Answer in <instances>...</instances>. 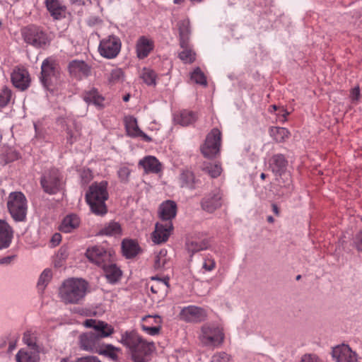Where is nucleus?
Returning a JSON list of instances; mask_svg holds the SVG:
<instances>
[{
    "label": "nucleus",
    "mask_w": 362,
    "mask_h": 362,
    "mask_svg": "<svg viewBox=\"0 0 362 362\" xmlns=\"http://www.w3.org/2000/svg\"><path fill=\"white\" fill-rule=\"evenodd\" d=\"M83 98L88 104H93L100 108L103 107L104 98L99 94L95 88H91L90 90L84 92Z\"/></svg>",
    "instance_id": "2f4dec72"
},
{
    "label": "nucleus",
    "mask_w": 362,
    "mask_h": 362,
    "mask_svg": "<svg viewBox=\"0 0 362 362\" xmlns=\"http://www.w3.org/2000/svg\"><path fill=\"white\" fill-rule=\"evenodd\" d=\"M16 362H40V351L22 348L15 356Z\"/></svg>",
    "instance_id": "bb28decb"
},
{
    "label": "nucleus",
    "mask_w": 362,
    "mask_h": 362,
    "mask_svg": "<svg viewBox=\"0 0 362 362\" xmlns=\"http://www.w3.org/2000/svg\"><path fill=\"white\" fill-rule=\"evenodd\" d=\"M131 170L126 165H122L117 170V176L122 182L127 183L131 174Z\"/></svg>",
    "instance_id": "de8ad7c7"
},
{
    "label": "nucleus",
    "mask_w": 362,
    "mask_h": 362,
    "mask_svg": "<svg viewBox=\"0 0 362 362\" xmlns=\"http://www.w3.org/2000/svg\"><path fill=\"white\" fill-rule=\"evenodd\" d=\"M120 351L119 349L115 347L114 346L109 344L107 345L105 349L101 352L106 356L109 357L113 361H117L118 358L117 353Z\"/></svg>",
    "instance_id": "8fccbe9b"
},
{
    "label": "nucleus",
    "mask_w": 362,
    "mask_h": 362,
    "mask_svg": "<svg viewBox=\"0 0 362 362\" xmlns=\"http://www.w3.org/2000/svg\"><path fill=\"white\" fill-rule=\"evenodd\" d=\"M190 78L196 83L203 86L206 85V76L199 67H197L196 69H194V71L191 74Z\"/></svg>",
    "instance_id": "49530a36"
},
{
    "label": "nucleus",
    "mask_w": 362,
    "mask_h": 362,
    "mask_svg": "<svg viewBox=\"0 0 362 362\" xmlns=\"http://www.w3.org/2000/svg\"><path fill=\"white\" fill-rule=\"evenodd\" d=\"M104 270L105 275L109 282L114 284L117 282L122 275L121 270L110 262L102 267Z\"/></svg>",
    "instance_id": "473e14b6"
},
{
    "label": "nucleus",
    "mask_w": 362,
    "mask_h": 362,
    "mask_svg": "<svg viewBox=\"0 0 362 362\" xmlns=\"http://www.w3.org/2000/svg\"><path fill=\"white\" fill-rule=\"evenodd\" d=\"M139 165L141 166L146 173H157L161 170V165L158 160L152 156H148L140 160Z\"/></svg>",
    "instance_id": "c756f323"
},
{
    "label": "nucleus",
    "mask_w": 362,
    "mask_h": 362,
    "mask_svg": "<svg viewBox=\"0 0 362 362\" xmlns=\"http://www.w3.org/2000/svg\"><path fill=\"white\" fill-rule=\"evenodd\" d=\"M281 112H282V115L279 117V120L284 122L286 119V117L289 113H288V112H287L286 110H285L284 109L281 110Z\"/></svg>",
    "instance_id": "0e129e2a"
},
{
    "label": "nucleus",
    "mask_w": 362,
    "mask_h": 362,
    "mask_svg": "<svg viewBox=\"0 0 362 362\" xmlns=\"http://www.w3.org/2000/svg\"><path fill=\"white\" fill-rule=\"evenodd\" d=\"M211 362H231V358L226 352H219L213 356Z\"/></svg>",
    "instance_id": "864d4df0"
},
{
    "label": "nucleus",
    "mask_w": 362,
    "mask_h": 362,
    "mask_svg": "<svg viewBox=\"0 0 362 362\" xmlns=\"http://www.w3.org/2000/svg\"><path fill=\"white\" fill-rule=\"evenodd\" d=\"M353 246L358 252H362V230L358 231L353 238Z\"/></svg>",
    "instance_id": "5fc2aeb1"
},
{
    "label": "nucleus",
    "mask_w": 362,
    "mask_h": 362,
    "mask_svg": "<svg viewBox=\"0 0 362 362\" xmlns=\"http://www.w3.org/2000/svg\"><path fill=\"white\" fill-rule=\"evenodd\" d=\"M61 240V236L58 233H56L53 238H52V241L53 242H56L57 243H59Z\"/></svg>",
    "instance_id": "69168bd1"
},
{
    "label": "nucleus",
    "mask_w": 362,
    "mask_h": 362,
    "mask_svg": "<svg viewBox=\"0 0 362 362\" xmlns=\"http://www.w3.org/2000/svg\"><path fill=\"white\" fill-rule=\"evenodd\" d=\"M13 238V230L4 221L0 220V250L9 247Z\"/></svg>",
    "instance_id": "c85d7f7f"
},
{
    "label": "nucleus",
    "mask_w": 362,
    "mask_h": 362,
    "mask_svg": "<svg viewBox=\"0 0 362 362\" xmlns=\"http://www.w3.org/2000/svg\"><path fill=\"white\" fill-rule=\"evenodd\" d=\"M222 197L221 191L219 189H214L202 199L201 202L202 209L209 213L214 212L221 206Z\"/></svg>",
    "instance_id": "4468645a"
},
{
    "label": "nucleus",
    "mask_w": 362,
    "mask_h": 362,
    "mask_svg": "<svg viewBox=\"0 0 362 362\" xmlns=\"http://www.w3.org/2000/svg\"><path fill=\"white\" fill-rule=\"evenodd\" d=\"M100 341V340L91 331L83 333L79 336V346L83 351H97Z\"/></svg>",
    "instance_id": "aec40b11"
},
{
    "label": "nucleus",
    "mask_w": 362,
    "mask_h": 362,
    "mask_svg": "<svg viewBox=\"0 0 362 362\" xmlns=\"http://www.w3.org/2000/svg\"><path fill=\"white\" fill-rule=\"evenodd\" d=\"M67 257V253L65 249L61 248L57 255V258H58L59 261H55L54 265L55 267H60L62 265V261L64 260Z\"/></svg>",
    "instance_id": "6e6d98bb"
},
{
    "label": "nucleus",
    "mask_w": 362,
    "mask_h": 362,
    "mask_svg": "<svg viewBox=\"0 0 362 362\" xmlns=\"http://www.w3.org/2000/svg\"><path fill=\"white\" fill-rule=\"evenodd\" d=\"M202 170L211 177H217L222 172L221 166L218 163H208L202 167Z\"/></svg>",
    "instance_id": "37998d69"
},
{
    "label": "nucleus",
    "mask_w": 362,
    "mask_h": 362,
    "mask_svg": "<svg viewBox=\"0 0 362 362\" xmlns=\"http://www.w3.org/2000/svg\"><path fill=\"white\" fill-rule=\"evenodd\" d=\"M180 320L186 322L198 323L206 319V312L202 308L195 305L183 307L180 313Z\"/></svg>",
    "instance_id": "9b49d317"
},
{
    "label": "nucleus",
    "mask_w": 362,
    "mask_h": 362,
    "mask_svg": "<svg viewBox=\"0 0 362 362\" xmlns=\"http://www.w3.org/2000/svg\"><path fill=\"white\" fill-rule=\"evenodd\" d=\"M107 197L106 182L92 185L86 194V200L91 211L98 215H103L106 213L107 209L105 202Z\"/></svg>",
    "instance_id": "7ed1b4c3"
},
{
    "label": "nucleus",
    "mask_w": 362,
    "mask_h": 362,
    "mask_svg": "<svg viewBox=\"0 0 362 362\" xmlns=\"http://www.w3.org/2000/svg\"><path fill=\"white\" fill-rule=\"evenodd\" d=\"M11 259H12L11 257H4V258L0 259V264H9L11 262Z\"/></svg>",
    "instance_id": "e2e57ef3"
},
{
    "label": "nucleus",
    "mask_w": 362,
    "mask_h": 362,
    "mask_svg": "<svg viewBox=\"0 0 362 362\" xmlns=\"http://www.w3.org/2000/svg\"><path fill=\"white\" fill-rule=\"evenodd\" d=\"M68 69L70 75L78 80L88 77L90 74L91 67L83 60H72Z\"/></svg>",
    "instance_id": "a211bd4d"
},
{
    "label": "nucleus",
    "mask_w": 362,
    "mask_h": 362,
    "mask_svg": "<svg viewBox=\"0 0 362 362\" xmlns=\"http://www.w3.org/2000/svg\"><path fill=\"white\" fill-rule=\"evenodd\" d=\"M206 248V245L202 242L190 240L187 243V249L189 252L194 253Z\"/></svg>",
    "instance_id": "09e8293b"
},
{
    "label": "nucleus",
    "mask_w": 362,
    "mask_h": 362,
    "mask_svg": "<svg viewBox=\"0 0 362 362\" xmlns=\"http://www.w3.org/2000/svg\"><path fill=\"white\" fill-rule=\"evenodd\" d=\"M154 321L155 325L141 324L142 329L151 336H155L159 334L160 330V324L162 319L158 315H146L142 318V322L147 324H151V321Z\"/></svg>",
    "instance_id": "a878e982"
},
{
    "label": "nucleus",
    "mask_w": 362,
    "mask_h": 362,
    "mask_svg": "<svg viewBox=\"0 0 362 362\" xmlns=\"http://www.w3.org/2000/svg\"><path fill=\"white\" fill-rule=\"evenodd\" d=\"M159 217L163 222L171 221L177 214V204L174 201L167 200L159 206Z\"/></svg>",
    "instance_id": "b1692460"
},
{
    "label": "nucleus",
    "mask_w": 362,
    "mask_h": 362,
    "mask_svg": "<svg viewBox=\"0 0 362 362\" xmlns=\"http://www.w3.org/2000/svg\"><path fill=\"white\" fill-rule=\"evenodd\" d=\"M86 255L91 262L103 267L111 261L112 252L102 246H93L86 250Z\"/></svg>",
    "instance_id": "9d476101"
},
{
    "label": "nucleus",
    "mask_w": 362,
    "mask_h": 362,
    "mask_svg": "<svg viewBox=\"0 0 362 362\" xmlns=\"http://www.w3.org/2000/svg\"><path fill=\"white\" fill-rule=\"evenodd\" d=\"M215 265H216V263L214 259H204V261L202 264V269H204L205 271L210 272L214 269Z\"/></svg>",
    "instance_id": "13d9d810"
},
{
    "label": "nucleus",
    "mask_w": 362,
    "mask_h": 362,
    "mask_svg": "<svg viewBox=\"0 0 362 362\" xmlns=\"http://www.w3.org/2000/svg\"><path fill=\"white\" fill-rule=\"evenodd\" d=\"M301 362H322L315 354H305L301 358Z\"/></svg>",
    "instance_id": "4d7b16f0"
},
{
    "label": "nucleus",
    "mask_w": 362,
    "mask_h": 362,
    "mask_svg": "<svg viewBox=\"0 0 362 362\" xmlns=\"http://www.w3.org/2000/svg\"><path fill=\"white\" fill-rule=\"evenodd\" d=\"M168 288V279H158L156 284L151 286V290L153 293H157L158 288H160L163 291H166Z\"/></svg>",
    "instance_id": "603ef678"
},
{
    "label": "nucleus",
    "mask_w": 362,
    "mask_h": 362,
    "mask_svg": "<svg viewBox=\"0 0 362 362\" xmlns=\"http://www.w3.org/2000/svg\"><path fill=\"white\" fill-rule=\"evenodd\" d=\"M41 186L45 193L55 194L63 190L64 181L63 176L57 168L47 170L40 180Z\"/></svg>",
    "instance_id": "39448f33"
},
{
    "label": "nucleus",
    "mask_w": 362,
    "mask_h": 362,
    "mask_svg": "<svg viewBox=\"0 0 362 362\" xmlns=\"http://www.w3.org/2000/svg\"><path fill=\"white\" fill-rule=\"evenodd\" d=\"M88 284L83 279L69 278L65 280L59 290V296L64 304H80L87 293Z\"/></svg>",
    "instance_id": "f03ea898"
},
{
    "label": "nucleus",
    "mask_w": 362,
    "mask_h": 362,
    "mask_svg": "<svg viewBox=\"0 0 362 362\" xmlns=\"http://www.w3.org/2000/svg\"><path fill=\"white\" fill-rule=\"evenodd\" d=\"M122 249L124 256L131 258L136 255L139 251L137 243L132 240H124L122 243Z\"/></svg>",
    "instance_id": "f704fd0d"
},
{
    "label": "nucleus",
    "mask_w": 362,
    "mask_h": 362,
    "mask_svg": "<svg viewBox=\"0 0 362 362\" xmlns=\"http://www.w3.org/2000/svg\"><path fill=\"white\" fill-rule=\"evenodd\" d=\"M183 48V50L179 53V58L184 63H192L195 60V53L188 47L187 42Z\"/></svg>",
    "instance_id": "79ce46f5"
},
{
    "label": "nucleus",
    "mask_w": 362,
    "mask_h": 362,
    "mask_svg": "<svg viewBox=\"0 0 362 362\" xmlns=\"http://www.w3.org/2000/svg\"><path fill=\"white\" fill-rule=\"evenodd\" d=\"M60 78L59 68L54 61L51 59H46L41 65L42 84L47 89H51L52 86L56 85Z\"/></svg>",
    "instance_id": "0eeeda50"
},
{
    "label": "nucleus",
    "mask_w": 362,
    "mask_h": 362,
    "mask_svg": "<svg viewBox=\"0 0 362 362\" xmlns=\"http://www.w3.org/2000/svg\"><path fill=\"white\" fill-rule=\"evenodd\" d=\"M80 223V218L76 214H69L62 220L59 230L63 233H71L79 226Z\"/></svg>",
    "instance_id": "7c9ffc66"
},
{
    "label": "nucleus",
    "mask_w": 362,
    "mask_h": 362,
    "mask_svg": "<svg viewBox=\"0 0 362 362\" xmlns=\"http://www.w3.org/2000/svg\"><path fill=\"white\" fill-rule=\"evenodd\" d=\"M199 338L204 346H217L223 343L224 334L223 329L218 326L204 325L201 328Z\"/></svg>",
    "instance_id": "423d86ee"
},
{
    "label": "nucleus",
    "mask_w": 362,
    "mask_h": 362,
    "mask_svg": "<svg viewBox=\"0 0 362 362\" xmlns=\"http://www.w3.org/2000/svg\"><path fill=\"white\" fill-rule=\"evenodd\" d=\"M59 362H78V358H77L76 360H71V358H63L60 360Z\"/></svg>",
    "instance_id": "338daca9"
},
{
    "label": "nucleus",
    "mask_w": 362,
    "mask_h": 362,
    "mask_svg": "<svg viewBox=\"0 0 362 362\" xmlns=\"http://www.w3.org/2000/svg\"><path fill=\"white\" fill-rule=\"evenodd\" d=\"M332 355L336 362H357L358 358V354L346 344L334 347Z\"/></svg>",
    "instance_id": "2eb2a0df"
},
{
    "label": "nucleus",
    "mask_w": 362,
    "mask_h": 362,
    "mask_svg": "<svg viewBox=\"0 0 362 362\" xmlns=\"http://www.w3.org/2000/svg\"><path fill=\"white\" fill-rule=\"evenodd\" d=\"M107 79L110 85L121 83L124 81V75L122 69H112L110 74L107 76Z\"/></svg>",
    "instance_id": "58836bf2"
},
{
    "label": "nucleus",
    "mask_w": 362,
    "mask_h": 362,
    "mask_svg": "<svg viewBox=\"0 0 362 362\" xmlns=\"http://www.w3.org/2000/svg\"><path fill=\"white\" fill-rule=\"evenodd\" d=\"M179 184L181 187L194 189L201 181L198 177L189 169H183L179 176Z\"/></svg>",
    "instance_id": "4be33fe9"
},
{
    "label": "nucleus",
    "mask_w": 362,
    "mask_h": 362,
    "mask_svg": "<svg viewBox=\"0 0 362 362\" xmlns=\"http://www.w3.org/2000/svg\"><path fill=\"white\" fill-rule=\"evenodd\" d=\"M154 47L153 41L145 36H141L136 45V54L139 59L146 57Z\"/></svg>",
    "instance_id": "cd10ccee"
},
{
    "label": "nucleus",
    "mask_w": 362,
    "mask_h": 362,
    "mask_svg": "<svg viewBox=\"0 0 362 362\" xmlns=\"http://www.w3.org/2000/svg\"><path fill=\"white\" fill-rule=\"evenodd\" d=\"M173 229L171 221L159 222L155 226V230L152 233V240L156 244H160L168 240Z\"/></svg>",
    "instance_id": "f3484780"
},
{
    "label": "nucleus",
    "mask_w": 362,
    "mask_h": 362,
    "mask_svg": "<svg viewBox=\"0 0 362 362\" xmlns=\"http://www.w3.org/2000/svg\"><path fill=\"white\" fill-rule=\"evenodd\" d=\"M221 145V133L217 128H214L207 134L201 147L202 153L206 158H213L218 153Z\"/></svg>",
    "instance_id": "6e6552de"
},
{
    "label": "nucleus",
    "mask_w": 362,
    "mask_h": 362,
    "mask_svg": "<svg viewBox=\"0 0 362 362\" xmlns=\"http://www.w3.org/2000/svg\"><path fill=\"white\" fill-rule=\"evenodd\" d=\"M78 362H101L100 359L94 356H88L78 358Z\"/></svg>",
    "instance_id": "052dcab7"
},
{
    "label": "nucleus",
    "mask_w": 362,
    "mask_h": 362,
    "mask_svg": "<svg viewBox=\"0 0 362 362\" xmlns=\"http://www.w3.org/2000/svg\"><path fill=\"white\" fill-rule=\"evenodd\" d=\"M58 122L65 128L66 142L71 145L76 142L80 136L79 127L76 123L71 119H64L63 118L59 119Z\"/></svg>",
    "instance_id": "412c9836"
},
{
    "label": "nucleus",
    "mask_w": 362,
    "mask_h": 362,
    "mask_svg": "<svg viewBox=\"0 0 362 362\" xmlns=\"http://www.w3.org/2000/svg\"><path fill=\"white\" fill-rule=\"evenodd\" d=\"M7 207L13 220L16 221H25L28 204L26 197L21 192H13L9 194Z\"/></svg>",
    "instance_id": "20e7f679"
},
{
    "label": "nucleus",
    "mask_w": 362,
    "mask_h": 362,
    "mask_svg": "<svg viewBox=\"0 0 362 362\" xmlns=\"http://www.w3.org/2000/svg\"><path fill=\"white\" fill-rule=\"evenodd\" d=\"M124 124L127 135L131 137H141L146 142L151 141V138L142 132L138 124L137 121L133 116H127L124 118Z\"/></svg>",
    "instance_id": "6ab92c4d"
},
{
    "label": "nucleus",
    "mask_w": 362,
    "mask_h": 362,
    "mask_svg": "<svg viewBox=\"0 0 362 362\" xmlns=\"http://www.w3.org/2000/svg\"><path fill=\"white\" fill-rule=\"evenodd\" d=\"M350 98L353 103L357 102L360 98V89L358 86L354 88L350 94Z\"/></svg>",
    "instance_id": "bf43d9fd"
},
{
    "label": "nucleus",
    "mask_w": 362,
    "mask_h": 362,
    "mask_svg": "<svg viewBox=\"0 0 362 362\" xmlns=\"http://www.w3.org/2000/svg\"><path fill=\"white\" fill-rule=\"evenodd\" d=\"M23 341L27 345L25 348L40 351V346L37 344V337L34 332L30 331L25 332L23 334Z\"/></svg>",
    "instance_id": "ea45409f"
},
{
    "label": "nucleus",
    "mask_w": 362,
    "mask_h": 362,
    "mask_svg": "<svg viewBox=\"0 0 362 362\" xmlns=\"http://www.w3.org/2000/svg\"><path fill=\"white\" fill-rule=\"evenodd\" d=\"M52 278V272L50 269L47 268L41 273L38 282L37 287L40 290L43 291L48 285Z\"/></svg>",
    "instance_id": "a19ab883"
},
{
    "label": "nucleus",
    "mask_w": 362,
    "mask_h": 362,
    "mask_svg": "<svg viewBox=\"0 0 362 362\" xmlns=\"http://www.w3.org/2000/svg\"><path fill=\"white\" fill-rule=\"evenodd\" d=\"M180 46L184 47L186 42L188 41L190 33L189 21L188 20H183L179 23Z\"/></svg>",
    "instance_id": "e433bc0d"
},
{
    "label": "nucleus",
    "mask_w": 362,
    "mask_h": 362,
    "mask_svg": "<svg viewBox=\"0 0 362 362\" xmlns=\"http://www.w3.org/2000/svg\"><path fill=\"white\" fill-rule=\"evenodd\" d=\"M196 119V115L193 112L186 110H182L175 117V122L180 124L182 126L189 125L194 123Z\"/></svg>",
    "instance_id": "72a5a7b5"
},
{
    "label": "nucleus",
    "mask_w": 362,
    "mask_h": 362,
    "mask_svg": "<svg viewBox=\"0 0 362 362\" xmlns=\"http://www.w3.org/2000/svg\"><path fill=\"white\" fill-rule=\"evenodd\" d=\"M287 161L282 154H276L272 156L269 160V168L275 175H284L286 180H290V175L285 173Z\"/></svg>",
    "instance_id": "5701e85b"
},
{
    "label": "nucleus",
    "mask_w": 362,
    "mask_h": 362,
    "mask_svg": "<svg viewBox=\"0 0 362 362\" xmlns=\"http://www.w3.org/2000/svg\"><path fill=\"white\" fill-rule=\"evenodd\" d=\"M272 209H273L274 213L276 214V215H278L279 214V209H278L277 206L275 204H273Z\"/></svg>",
    "instance_id": "774afa93"
},
{
    "label": "nucleus",
    "mask_w": 362,
    "mask_h": 362,
    "mask_svg": "<svg viewBox=\"0 0 362 362\" xmlns=\"http://www.w3.org/2000/svg\"><path fill=\"white\" fill-rule=\"evenodd\" d=\"M141 77L148 86H155L156 84V74L151 69H144Z\"/></svg>",
    "instance_id": "c03bdc74"
},
{
    "label": "nucleus",
    "mask_w": 362,
    "mask_h": 362,
    "mask_svg": "<svg viewBox=\"0 0 362 362\" xmlns=\"http://www.w3.org/2000/svg\"><path fill=\"white\" fill-rule=\"evenodd\" d=\"M12 93L8 88H4L0 92V106L5 107L10 102Z\"/></svg>",
    "instance_id": "3c124183"
},
{
    "label": "nucleus",
    "mask_w": 362,
    "mask_h": 362,
    "mask_svg": "<svg viewBox=\"0 0 362 362\" xmlns=\"http://www.w3.org/2000/svg\"><path fill=\"white\" fill-rule=\"evenodd\" d=\"M270 136L277 142H283L289 136V132L284 127H274L269 130Z\"/></svg>",
    "instance_id": "c9c22d12"
},
{
    "label": "nucleus",
    "mask_w": 362,
    "mask_h": 362,
    "mask_svg": "<svg viewBox=\"0 0 362 362\" xmlns=\"http://www.w3.org/2000/svg\"><path fill=\"white\" fill-rule=\"evenodd\" d=\"M82 179L85 180V182H88L91 179V173L89 170H84L83 175H81Z\"/></svg>",
    "instance_id": "680f3d73"
},
{
    "label": "nucleus",
    "mask_w": 362,
    "mask_h": 362,
    "mask_svg": "<svg viewBox=\"0 0 362 362\" xmlns=\"http://www.w3.org/2000/svg\"><path fill=\"white\" fill-rule=\"evenodd\" d=\"M45 4L54 19L59 20L65 17L66 8L61 0H45Z\"/></svg>",
    "instance_id": "393cba45"
},
{
    "label": "nucleus",
    "mask_w": 362,
    "mask_h": 362,
    "mask_svg": "<svg viewBox=\"0 0 362 362\" xmlns=\"http://www.w3.org/2000/svg\"><path fill=\"white\" fill-rule=\"evenodd\" d=\"M121 226L115 221H111L105 225L100 231L101 235L116 236L121 234Z\"/></svg>",
    "instance_id": "4c0bfd02"
},
{
    "label": "nucleus",
    "mask_w": 362,
    "mask_h": 362,
    "mask_svg": "<svg viewBox=\"0 0 362 362\" xmlns=\"http://www.w3.org/2000/svg\"><path fill=\"white\" fill-rule=\"evenodd\" d=\"M119 342L129 349L134 362H147V357L155 350L153 342L146 341L135 331L122 333Z\"/></svg>",
    "instance_id": "f257e3e1"
},
{
    "label": "nucleus",
    "mask_w": 362,
    "mask_h": 362,
    "mask_svg": "<svg viewBox=\"0 0 362 362\" xmlns=\"http://www.w3.org/2000/svg\"><path fill=\"white\" fill-rule=\"evenodd\" d=\"M11 79L13 85L20 90H26L30 84V74L24 68H14L11 74Z\"/></svg>",
    "instance_id": "dca6fc26"
},
{
    "label": "nucleus",
    "mask_w": 362,
    "mask_h": 362,
    "mask_svg": "<svg viewBox=\"0 0 362 362\" xmlns=\"http://www.w3.org/2000/svg\"><path fill=\"white\" fill-rule=\"evenodd\" d=\"M166 255L167 251L161 250L156 256L154 267L156 269H163L165 268L168 262Z\"/></svg>",
    "instance_id": "a18cd8bd"
},
{
    "label": "nucleus",
    "mask_w": 362,
    "mask_h": 362,
    "mask_svg": "<svg viewBox=\"0 0 362 362\" xmlns=\"http://www.w3.org/2000/svg\"><path fill=\"white\" fill-rule=\"evenodd\" d=\"M25 42L36 47H41L49 42L47 35L40 28L32 26L23 33Z\"/></svg>",
    "instance_id": "ddd939ff"
},
{
    "label": "nucleus",
    "mask_w": 362,
    "mask_h": 362,
    "mask_svg": "<svg viewBox=\"0 0 362 362\" xmlns=\"http://www.w3.org/2000/svg\"><path fill=\"white\" fill-rule=\"evenodd\" d=\"M83 325L88 328H92L93 333L100 339L107 338L114 333L113 327L101 320L88 319L84 321Z\"/></svg>",
    "instance_id": "f8f14e48"
},
{
    "label": "nucleus",
    "mask_w": 362,
    "mask_h": 362,
    "mask_svg": "<svg viewBox=\"0 0 362 362\" xmlns=\"http://www.w3.org/2000/svg\"><path fill=\"white\" fill-rule=\"evenodd\" d=\"M121 41L115 35H109L100 42L98 51L101 56L107 59H114L119 53Z\"/></svg>",
    "instance_id": "1a4fd4ad"
}]
</instances>
